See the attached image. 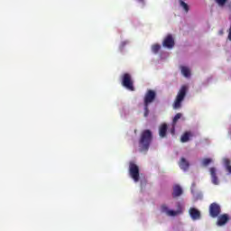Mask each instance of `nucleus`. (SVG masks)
I'll list each match as a JSON object with an SVG mask.
<instances>
[{"mask_svg":"<svg viewBox=\"0 0 231 231\" xmlns=\"http://www.w3.org/2000/svg\"><path fill=\"white\" fill-rule=\"evenodd\" d=\"M151 143H152V132L151 130L143 131L139 139V151L141 152H147Z\"/></svg>","mask_w":231,"mask_h":231,"instance_id":"f257e3e1","label":"nucleus"},{"mask_svg":"<svg viewBox=\"0 0 231 231\" xmlns=\"http://www.w3.org/2000/svg\"><path fill=\"white\" fill-rule=\"evenodd\" d=\"M187 91H189V88L185 85L180 88L173 103V109H180L181 107V103L185 100V97H187Z\"/></svg>","mask_w":231,"mask_h":231,"instance_id":"f03ea898","label":"nucleus"},{"mask_svg":"<svg viewBox=\"0 0 231 231\" xmlns=\"http://www.w3.org/2000/svg\"><path fill=\"white\" fill-rule=\"evenodd\" d=\"M122 86L129 91H134V81H133V76L129 73H125L121 79Z\"/></svg>","mask_w":231,"mask_h":231,"instance_id":"7ed1b4c3","label":"nucleus"},{"mask_svg":"<svg viewBox=\"0 0 231 231\" xmlns=\"http://www.w3.org/2000/svg\"><path fill=\"white\" fill-rule=\"evenodd\" d=\"M128 171L129 175L134 180V181H135V183L140 181V167H138L134 162H129Z\"/></svg>","mask_w":231,"mask_h":231,"instance_id":"20e7f679","label":"nucleus"},{"mask_svg":"<svg viewBox=\"0 0 231 231\" xmlns=\"http://www.w3.org/2000/svg\"><path fill=\"white\" fill-rule=\"evenodd\" d=\"M221 215V206L219 204L213 202L209 205V216L216 219Z\"/></svg>","mask_w":231,"mask_h":231,"instance_id":"39448f33","label":"nucleus"},{"mask_svg":"<svg viewBox=\"0 0 231 231\" xmlns=\"http://www.w3.org/2000/svg\"><path fill=\"white\" fill-rule=\"evenodd\" d=\"M156 98V92L154 90H147V92L144 95V106H149V104H152Z\"/></svg>","mask_w":231,"mask_h":231,"instance_id":"423d86ee","label":"nucleus"},{"mask_svg":"<svg viewBox=\"0 0 231 231\" xmlns=\"http://www.w3.org/2000/svg\"><path fill=\"white\" fill-rule=\"evenodd\" d=\"M161 211L163 214H167L168 216L174 217L176 216H180V214H181V209L174 211L172 209H169V207H167V205L163 204L161 206Z\"/></svg>","mask_w":231,"mask_h":231,"instance_id":"0eeeda50","label":"nucleus"},{"mask_svg":"<svg viewBox=\"0 0 231 231\" xmlns=\"http://www.w3.org/2000/svg\"><path fill=\"white\" fill-rule=\"evenodd\" d=\"M174 44L175 42L172 34H168L162 42L163 48H168V50H172Z\"/></svg>","mask_w":231,"mask_h":231,"instance_id":"6e6552de","label":"nucleus"},{"mask_svg":"<svg viewBox=\"0 0 231 231\" xmlns=\"http://www.w3.org/2000/svg\"><path fill=\"white\" fill-rule=\"evenodd\" d=\"M189 214L193 221H197V219H201V212L196 208H190L189 210Z\"/></svg>","mask_w":231,"mask_h":231,"instance_id":"1a4fd4ad","label":"nucleus"},{"mask_svg":"<svg viewBox=\"0 0 231 231\" xmlns=\"http://www.w3.org/2000/svg\"><path fill=\"white\" fill-rule=\"evenodd\" d=\"M211 181L213 185H219V179L217 178V170L215 167L209 169Z\"/></svg>","mask_w":231,"mask_h":231,"instance_id":"9d476101","label":"nucleus"},{"mask_svg":"<svg viewBox=\"0 0 231 231\" xmlns=\"http://www.w3.org/2000/svg\"><path fill=\"white\" fill-rule=\"evenodd\" d=\"M217 220V226H224L226 223H228L230 220V217H228V214H223V215H218Z\"/></svg>","mask_w":231,"mask_h":231,"instance_id":"9b49d317","label":"nucleus"},{"mask_svg":"<svg viewBox=\"0 0 231 231\" xmlns=\"http://www.w3.org/2000/svg\"><path fill=\"white\" fill-rule=\"evenodd\" d=\"M180 169L182 171H189V167H190V163H189V161L185 159V157L180 158V161L179 162Z\"/></svg>","mask_w":231,"mask_h":231,"instance_id":"f8f14e48","label":"nucleus"},{"mask_svg":"<svg viewBox=\"0 0 231 231\" xmlns=\"http://www.w3.org/2000/svg\"><path fill=\"white\" fill-rule=\"evenodd\" d=\"M183 194V189L180 185L176 184L173 186L172 198H180Z\"/></svg>","mask_w":231,"mask_h":231,"instance_id":"ddd939ff","label":"nucleus"},{"mask_svg":"<svg viewBox=\"0 0 231 231\" xmlns=\"http://www.w3.org/2000/svg\"><path fill=\"white\" fill-rule=\"evenodd\" d=\"M167 124H162L160 128H159V136H161V138H165L167 136Z\"/></svg>","mask_w":231,"mask_h":231,"instance_id":"4468645a","label":"nucleus"},{"mask_svg":"<svg viewBox=\"0 0 231 231\" xmlns=\"http://www.w3.org/2000/svg\"><path fill=\"white\" fill-rule=\"evenodd\" d=\"M190 136H192V133L185 132L180 137V142L182 143H187V142L190 140Z\"/></svg>","mask_w":231,"mask_h":231,"instance_id":"2eb2a0df","label":"nucleus"},{"mask_svg":"<svg viewBox=\"0 0 231 231\" xmlns=\"http://www.w3.org/2000/svg\"><path fill=\"white\" fill-rule=\"evenodd\" d=\"M224 165L226 167V171L231 174V165H230V160L229 159H224Z\"/></svg>","mask_w":231,"mask_h":231,"instance_id":"dca6fc26","label":"nucleus"},{"mask_svg":"<svg viewBox=\"0 0 231 231\" xmlns=\"http://www.w3.org/2000/svg\"><path fill=\"white\" fill-rule=\"evenodd\" d=\"M179 3L181 8H183L184 12H186V14H189V5L183 2V0H180Z\"/></svg>","mask_w":231,"mask_h":231,"instance_id":"f3484780","label":"nucleus"},{"mask_svg":"<svg viewBox=\"0 0 231 231\" xmlns=\"http://www.w3.org/2000/svg\"><path fill=\"white\" fill-rule=\"evenodd\" d=\"M181 73L184 77H190V69L187 67H181Z\"/></svg>","mask_w":231,"mask_h":231,"instance_id":"a211bd4d","label":"nucleus"},{"mask_svg":"<svg viewBox=\"0 0 231 231\" xmlns=\"http://www.w3.org/2000/svg\"><path fill=\"white\" fill-rule=\"evenodd\" d=\"M160 50H162V46H161L160 44H158V43L153 44V45L152 46V51L153 53H158V51H160Z\"/></svg>","mask_w":231,"mask_h":231,"instance_id":"6ab92c4d","label":"nucleus"},{"mask_svg":"<svg viewBox=\"0 0 231 231\" xmlns=\"http://www.w3.org/2000/svg\"><path fill=\"white\" fill-rule=\"evenodd\" d=\"M210 163H212V159H210V158H206V159L202 160L203 167H208V165H210Z\"/></svg>","mask_w":231,"mask_h":231,"instance_id":"aec40b11","label":"nucleus"},{"mask_svg":"<svg viewBox=\"0 0 231 231\" xmlns=\"http://www.w3.org/2000/svg\"><path fill=\"white\" fill-rule=\"evenodd\" d=\"M181 116H182L181 113H178V114L173 117L172 125H176V124H178V120H180V118H181Z\"/></svg>","mask_w":231,"mask_h":231,"instance_id":"412c9836","label":"nucleus"},{"mask_svg":"<svg viewBox=\"0 0 231 231\" xmlns=\"http://www.w3.org/2000/svg\"><path fill=\"white\" fill-rule=\"evenodd\" d=\"M217 4H218V6H225L226 5V1L228 0H215Z\"/></svg>","mask_w":231,"mask_h":231,"instance_id":"4be33fe9","label":"nucleus"},{"mask_svg":"<svg viewBox=\"0 0 231 231\" xmlns=\"http://www.w3.org/2000/svg\"><path fill=\"white\" fill-rule=\"evenodd\" d=\"M144 116H149V105H144Z\"/></svg>","mask_w":231,"mask_h":231,"instance_id":"5701e85b","label":"nucleus"},{"mask_svg":"<svg viewBox=\"0 0 231 231\" xmlns=\"http://www.w3.org/2000/svg\"><path fill=\"white\" fill-rule=\"evenodd\" d=\"M175 132H176V125L172 124V127L171 128V134H174Z\"/></svg>","mask_w":231,"mask_h":231,"instance_id":"b1692460","label":"nucleus"},{"mask_svg":"<svg viewBox=\"0 0 231 231\" xmlns=\"http://www.w3.org/2000/svg\"><path fill=\"white\" fill-rule=\"evenodd\" d=\"M125 44H127V43H126L125 42H123L121 43L120 49H121V50H124Z\"/></svg>","mask_w":231,"mask_h":231,"instance_id":"393cba45","label":"nucleus"},{"mask_svg":"<svg viewBox=\"0 0 231 231\" xmlns=\"http://www.w3.org/2000/svg\"><path fill=\"white\" fill-rule=\"evenodd\" d=\"M139 3H143V0H137Z\"/></svg>","mask_w":231,"mask_h":231,"instance_id":"a878e982","label":"nucleus"}]
</instances>
